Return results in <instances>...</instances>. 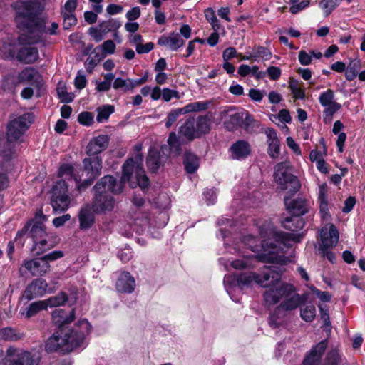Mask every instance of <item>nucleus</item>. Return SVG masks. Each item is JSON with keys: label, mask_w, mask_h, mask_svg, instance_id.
Wrapping results in <instances>:
<instances>
[{"label": "nucleus", "mask_w": 365, "mask_h": 365, "mask_svg": "<svg viewBox=\"0 0 365 365\" xmlns=\"http://www.w3.org/2000/svg\"><path fill=\"white\" fill-rule=\"evenodd\" d=\"M75 319L74 310L68 314L62 309H56L52 312V322L59 330L54 332L45 344V351L48 353H69L78 347L83 346L85 337L91 331V324L88 320H79L71 328L67 327Z\"/></svg>", "instance_id": "f257e3e1"}, {"label": "nucleus", "mask_w": 365, "mask_h": 365, "mask_svg": "<svg viewBox=\"0 0 365 365\" xmlns=\"http://www.w3.org/2000/svg\"><path fill=\"white\" fill-rule=\"evenodd\" d=\"M14 9L17 26L25 31V34L19 38L20 43H36L41 41L43 34H56L58 24L53 22L51 26L46 29L43 21L37 17L32 3L17 1L14 4Z\"/></svg>", "instance_id": "f03ea898"}, {"label": "nucleus", "mask_w": 365, "mask_h": 365, "mask_svg": "<svg viewBox=\"0 0 365 365\" xmlns=\"http://www.w3.org/2000/svg\"><path fill=\"white\" fill-rule=\"evenodd\" d=\"M260 235L266 239L262 242L264 253L259 256V259L272 264H285L288 259L284 257V247L291 246V242H297L295 235L274 228H270L269 232L261 228Z\"/></svg>", "instance_id": "7ed1b4c3"}, {"label": "nucleus", "mask_w": 365, "mask_h": 365, "mask_svg": "<svg viewBox=\"0 0 365 365\" xmlns=\"http://www.w3.org/2000/svg\"><path fill=\"white\" fill-rule=\"evenodd\" d=\"M282 270L280 267L272 265L265 266L261 272V274L255 272H247L240 274L237 279L231 276H225L224 278V284L226 285L228 283L232 284L235 280L237 284L241 289L251 286L253 282L259 284L261 287H267L270 285H274L279 279Z\"/></svg>", "instance_id": "20e7f679"}, {"label": "nucleus", "mask_w": 365, "mask_h": 365, "mask_svg": "<svg viewBox=\"0 0 365 365\" xmlns=\"http://www.w3.org/2000/svg\"><path fill=\"white\" fill-rule=\"evenodd\" d=\"M83 163V173H86V179L81 184L78 183L81 180V177L75 173L73 168L71 165L64 164L59 168V175L64 177L65 180L73 179L79 192L91 185L93 181L100 175L102 169V159L99 156L86 158Z\"/></svg>", "instance_id": "39448f33"}, {"label": "nucleus", "mask_w": 365, "mask_h": 365, "mask_svg": "<svg viewBox=\"0 0 365 365\" xmlns=\"http://www.w3.org/2000/svg\"><path fill=\"white\" fill-rule=\"evenodd\" d=\"M136 152L135 158H129L123 165V180H129L133 173L137 181V184L142 189L148 187L149 185V179L143 168V158L140 153L142 150V145L140 143L134 146Z\"/></svg>", "instance_id": "423d86ee"}, {"label": "nucleus", "mask_w": 365, "mask_h": 365, "mask_svg": "<svg viewBox=\"0 0 365 365\" xmlns=\"http://www.w3.org/2000/svg\"><path fill=\"white\" fill-rule=\"evenodd\" d=\"M34 121V115H19L8 123L4 144L5 147L9 145L11 158L14 154L15 143L22 142L24 133Z\"/></svg>", "instance_id": "0eeeda50"}, {"label": "nucleus", "mask_w": 365, "mask_h": 365, "mask_svg": "<svg viewBox=\"0 0 365 365\" xmlns=\"http://www.w3.org/2000/svg\"><path fill=\"white\" fill-rule=\"evenodd\" d=\"M41 354L36 350L27 351L10 346L3 361V365H40Z\"/></svg>", "instance_id": "6e6552de"}, {"label": "nucleus", "mask_w": 365, "mask_h": 365, "mask_svg": "<svg viewBox=\"0 0 365 365\" xmlns=\"http://www.w3.org/2000/svg\"><path fill=\"white\" fill-rule=\"evenodd\" d=\"M208 115H197L190 117L179 130L180 137L191 141L200 138L210 130V119Z\"/></svg>", "instance_id": "1a4fd4ad"}, {"label": "nucleus", "mask_w": 365, "mask_h": 365, "mask_svg": "<svg viewBox=\"0 0 365 365\" xmlns=\"http://www.w3.org/2000/svg\"><path fill=\"white\" fill-rule=\"evenodd\" d=\"M19 36L18 38H19ZM20 43L19 38L17 40H11L8 42H4L1 48V52L9 57H14L21 62L25 63H32L35 62L38 58V51L37 48L34 47H24L18 51L16 53L17 45H24Z\"/></svg>", "instance_id": "9d476101"}, {"label": "nucleus", "mask_w": 365, "mask_h": 365, "mask_svg": "<svg viewBox=\"0 0 365 365\" xmlns=\"http://www.w3.org/2000/svg\"><path fill=\"white\" fill-rule=\"evenodd\" d=\"M28 235L33 239L32 250L37 255L53 248L58 243L56 238L53 240H47L48 234L46 232V227L42 222L33 223Z\"/></svg>", "instance_id": "9b49d317"}, {"label": "nucleus", "mask_w": 365, "mask_h": 365, "mask_svg": "<svg viewBox=\"0 0 365 365\" xmlns=\"http://www.w3.org/2000/svg\"><path fill=\"white\" fill-rule=\"evenodd\" d=\"M288 162L278 163L274 168V178L282 190H287L292 194L299 190L300 183L296 176L288 172Z\"/></svg>", "instance_id": "f8f14e48"}, {"label": "nucleus", "mask_w": 365, "mask_h": 365, "mask_svg": "<svg viewBox=\"0 0 365 365\" xmlns=\"http://www.w3.org/2000/svg\"><path fill=\"white\" fill-rule=\"evenodd\" d=\"M322 245L319 250L323 257L333 263L335 260V255L329 250V247H335L339 241V232L336 227L332 225H327L322 228L320 231Z\"/></svg>", "instance_id": "ddd939ff"}, {"label": "nucleus", "mask_w": 365, "mask_h": 365, "mask_svg": "<svg viewBox=\"0 0 365 365\" xmlns=\"http://www.w3.org/2000/svg\"><path fill=\"white\" fill-rule=\"evenodd\" d=\"M121 26V22L113 18L101 21L97 26H91L88 29V34L96 42H101L106 36L110 33H113L115 38L118 37V30Z\"/></svg>", "instance_id": "4468645a"}, {"label": "nucleus", "mask_w": 365, "mask_h": 365, "mask_svg": "<svg viewBox=\"0 0 365 365\" xmlns=\"http://www.w3.org/2000/svg\"><path fill=\"white\" fill-rule=\"evenodd\" d=\"M131 178L129 180H123V176L121 180L117 181L116 179L111 175H106L103 177L93 187L95 192L109 194H119L123 190L124 183L125 182H130V186L134 187L136 186L137 182H131Z\"/></svg>", "instance_id": "2eb2a0df"}, {"label": "nucleus", "mask_w": 365, "mask_h": 365, "mask_svg": "<svg viewBox=\"0 0 365 365\" xmlns=\"http://www.w3.org/2000/svg\"><path fill=\"white\" fill-rule=\"evenodd\" d=\"M68 185L65 180L58 181L53 187L51 205L56 212L66 210L70 205V197L68 195Z\"/></svg>", "instance_id": "dca6fc26"}, {"label": "nucleus", "mask_w": 365, "mask_h": 365, "mask_svg": "<svg viewBox=\"0 0 365 365\" xmlns=\"http://www.w3.org/2000/svg\"><path fill=\"white\" fill-rule=\"evenodd\" d=\"M279 279L270 285V288L264 293V299L267 304L274 305L278 303L281 299L288 297L294 289L292 285L288 284H280L276 286ZM269 287V286L268 287Z\"/></svg>", "instance_id": "f3484780"}, {"label": "nucleus", "mask_w": 365, "mask_h": 365, "mask_svg": "<svg viewBox=\"0 0 365 365\" xmlns=\"http://www.w3.org/2000/svg\"><path fill=\"white\" fill-rule=\"evenodd\" d=\"M49 271L50 264L43 257L24 260L19 268L22 276L29 272L32 276L41 277Z\"/></svg>", "instance_id": "a211bd4d"}, {"label": "nucleus", "mask_w": 365, "mask_h": 365, "mask_svg": "<svg viewBox=\"0 0 365 365\" xmlns=\"http://www.w3.org/2000/svg\"><path fill=\"white\" fill-rule=\"evenodd\" d=\"M168 148L166 145L161 146L160 150L152 147L149 149L147 157V166L150 170L155 173L168 160Z\"/></svg>", "instance_id": "6ab92c4d"}, {"label": "nucleus", "mask_w": 365, "mask_h": 365, "mask_svg": "<svg viewBox=\"0 0 365 365\" xmlns=\"http://www.w3.org/2000/svg\"><path fill=\"white\" fill-rule=\"evenodd\" d=\"M48 284L42 278L34 279L25 289L23 298L30 301L34 298L42 297L47 292ZM53 289H49L48 292H52Z\"/></svg>", "instance_id": "aec40b11"}, {"label": "nucleus", "mask_w": 365, "mask_h": 365, "mask_svg": "<svg viewBox=\"0 0 365 365\" xmlns=\"http://www.w3.org/2000/svg\"><path fill=\"white\" fill-rule=\"evenodd\" d=\"M114 204L115 200L110 194L95 192L92 205L95 212L110 211L113 209Z\"/></svg>", "instance_id": "412c9836"}, {"label": "nucleus", "mask_w": 365, "mask_h": 365, "mask_svg": "<svg viewBox=\"0 0 365 365\" xmlns=\"http://www.w3.org/2000/svg\"><path fill=\"white\" fill-rule=\"evenodd\" d=\"M327 340H323L314 346L303 360V365H319L322 356L327 348Z\"/></svg>", "instance_id": "4be33fe9"}, {"label": "nucleus", "mask_w": 365, "mask_h": 365, "mask_svg": "<svg viewBox=\"0 0 365 365\" xmlns=\"http://www.w3.org/2000/svg\"><path fill=\"white\" fill-rule=\"evenodd\" d=\"M108 143L109 138L107 135H99L93 137L86 146V154L89 156H98V153L108 148Z\"/></svg>", "instance_id": "5701e85b"}, {"label": "nucleus", "mask_w": 365, "mask_h": 365, "mask_svg": "<svg viewBox=\"0 0 365 365\" xmlns=\"http://www.w3.org/2000/svg\"><path fill=\"white\" fill-rule=\"evenodd\" d=\"M284 203L287 206V209L292 215L299 217L308 212L309 202L302 197H298L292 200H289L287 197H285Z\"/></svg>", "instance_id": "b1692460"}, {"label": "nucleus", "mask_w": 365, "mask_h": 365, "mask_svg": "<svg viewBox=\"0 0 365 365\" xmlns=\"http://www.w3.org/2000/svg\"><path fill=\"white\" fill-rule=\"evenodd\" d=\"M158 45L166 46L172 51H176L184 46L185 39L179 33H170L169 35H163L158 38Z\"/></svg>", "instance_id": "393cba45"}, {"label": "nucleus", "mask_w": 365, "mask_h": 365, "mask_svg": "<svg viewBox=\"0 0 365 365\" xmlns=\"http://www.w3.org/2000/svg\"><path fill=\"white\" fill-rule=\"evenodd\" d=\"M267 137V153L273 159L279 156L280 152V143L276 131L271 128H267L264 130Z\"/></svg>", "instance_id": "a878e982"}, {"label": "nucleus", "mask_w": 365, "mask_h": 365, "mask_svg": "<svg viewBox=\"0 0 365 365\" xmlns=\"http://www.w3.org/2000/svg\"><path fill=\"white\" fill-rule=\"evenodd\" d=\"M319 100L321 105L325 108L326 112L329 114H334L341 108V105L334 100V94L331 89L322 93Z\"/></svg>", "instance_id": "bb28decb"}, {"label": "nucleus", "mask_w": 365, "mask_h": 365, "mask_svg": "<svg viewBox=\"0 0 365 365\" xmlns=\"http://www.w3.org/2000/svg\"><path fill=\"white\" fill-rule=\"evenodd\" d=\"M135 282L129 272H122L117 280L116 289L120 292L131 293L134 291Z\"/></svg>", "instance_id": "cd10ccee"}, {"label": "nucleus", "mask_w": 365, "mask_h": 365, "mask_svg": "<svg viewBox=\"0 0 365 365\" xmlns=\"http://www.w3.org/2000/svg\"><path fill=\"white\" fill-rule=\"evenodd\" d=\"M327 188L326 185H321L318 190V201L319 202V213L322 218L325 221H329L331 218L329 210V204L327 200Z\"/></svg>", "instance_id": "c85d7f7f"}, {"label": "nucleus", "mask_w": 365, "mask_h": 365, "mask_svg": "<svg viewBox=\"0 0 365 365\" xmlns=\"http://www.w3.org/2000/svg\"><path fill=\"white\" fill-rule=\"evenodd\" d=\"M277 307V312H284L295 309L302 302V299L298 294L293 292Z\"/></svg>", "instance_id": "c756f323"}, {"label": "nucleus", "mask_w": 365, "mask_h": 365, "mask_svg": "<svg viewBox=\"0 0 365 365\" xmlns=\"http://www.w3.org/2000/svg\"><path fill=\"white\" fill-rule=\"evenodd\" d=\"M230 150L234 159L240 160L247 158L250 155V146L245 140H238L231 146Z\"/></svg>", "instance_id": "7c9ffc66"}, {"label": "nucleus", "mask_w": 365, "mask_h": 365, "mask_svg": "<svg viewBox=\"0 0 365 365\" xmlns=\"http://www.w3.org/2000/svg\"><path fill=\"white\" fill-rule=\"evenodd\" d=\"M183 165L188 173H195L200 165L199 158L190 151H185L183 155Z\"/></svg>", "instance_id": "2f4dec72"}, {"label": "nucleus", "mask_w": 365, "mask_h": 365, "mask_svg": "<svg viewBox=\"0 0 365 365\" xmlns=\"http://www.w3.org/2000/svg\"><path fill=\"white\" fill-rule=\"evenodd\" d=\"M40 76L36 70L32 68H26L19 73V83L34 84L38 83Z\"/></svg>", "instance_id": "473e14b6"}, {"label": "nucleus", "mask_w": 365, "mask_h": 365, "mask_svg": "<svg viewBox=\"0 0 365 365\" xmlns=\"http://www.w3.org/2000/svg\"><path fill=\"white\" fill-rule=\"evenodd\" d=\"M80 226L82 229H87L94 222V215L88 205L81 208L79 212Z\"/></svg>", "instance_id": "72a5a7b5"}, {"label": "nucleus", "mask_w": 365, "mask_h": 365, "mask_svg": "<svg viewBox=\"0 0 365 365\" xmlns=\"http://www.w3.org/2000/svg\"><path fill=\"white\" fill-rule=\"evenodd\" d=\"M47 309V304L44 300H40L31 303L26 309L25 312L21 313L26 318H31L37 314L40 311Z\"/></svg>", "instance_id": "f704fd0d"}, {"label": "nucleus", "mask_w": 365, "mask_h": 365, "mask_svg": "<svg viewBox=\"0 0 365 365\" xmlns=\"http://www.w3.org/2000/svg\"><path fill=\"white\" fill-rule=\"evenodd\" d=\"M99 47L95 48V50L89 55L88 58L86 60L85 66L86 71L91 73L93 68L98 64V63L104 58V55L99 53L98 51Z\"/></svg>", "instance_id": "c9c22d12"}, {"label": "nucleus", "mask_w": 365, "mask_h": 365, "mask_svg": "<svg viewBox=\"0 0 365 365\" xmlns=\"http://www.w3.org/2000/svg\"><path fill=\"white\" fill-rule=\"evenodd\" d=\"M282 225L287 230L294 232L302 229L304 226V222L299 217L292 215L291 217H286L282 222Z\"/></svg>", "instance_id": "e433bc0d"}, {"label": "nucleus", "mask_w": 365, "mask_h": 365, "mask_svg": "<svg viewBox=\"0 0 365 365\" xmlns=\"http://www.w3.org/2000/svg\"><path fill=\"white\" fill-rule=\"evenodd\" d=\"M289 88L290 89L294 99H303L305 97V92L302 83L297 80L290 78L289 81Z\"/></svg>", "instance_id": "4c0bfd02"}, {"label": "nucleus", "mask_w": 365, "mask_h": 365, "mask_svg": "<svg viewBox=\"0 0 365 365\" xmlns=\"http://www.w3.org/2000/svg\"><path fill=\"white\" fill-rule=\"evenodd\" d=\"M210 104L209 101H196L190 103L182 108L184 114L205 110Z\"/></svg>", "instance_id": "58836bf2"}, {"label": "nucleus", "mask_w": 365, "mask_h": 365, "mask_svg": "<svg viewBox=\"0 0 365 365\" xmlns=\"http://www.w3.org/2000/svg\"><path fill=\"white\" fill-rule=\"evenodd\" d=\"M168 144L169 145L168 154L170 152L178 155L181 153V143L175 133H170L168 139Z\"/></svg>", "instance_id": "ea45409f"}, {"label": "nucleus", "mask_w": 365, "mask_h": 365, "mask_svg": "<svg viewBox=\"0 0 365 365\" xmlns=\"http://www.w3.org/2000/svg\"><path fill=\"white\" fill-rule=\"evenodd\" d=\"M56 91L62 102H71L74 98V94L71 92H68L66 84L61 81L58 83Z\"/></svg>", "instance_id": "a19ab883"}, {"label": "nucleus", "mask_w": 365, "mask_h": 365, "mask_svg": "<svg viewBox=\"0 0 365 365\" xmlns=\"http://www.w3.org/2000/svg\"><path fill=\"white\" fill-rule=\"evenodd\" d=\"M22 335L16 329L6 327L0 329V337L6 341H16L21 338Z\"/></svg>", "instance_id": "79ce46f5"}, {"label": "nucleus", "mask_w": 365, "mask_h": 365, "mask_svg": "<svg viewBox=\"0 0 365 365\" xmlns=\"http://www.w3.org/2000/svg\"><path fill=\"white\" fill-rule=\"evenodd\" d=\"M240 115H225L224 125L227 130H235L240 128Z\"/></svg>", "instance_id": "37998d69"}, {"label": "nucleus", "mask_w": 365, "mask_h": 365, "mask_svg": "<svg viewBox=\"0 0 365 365\" xmlns=\"http://www.w3.org/2000/svg\"><path fill=\"white\" fill-rule=\"evenodd\" d=\"M340 1L341 0H322L319 4L327 17L339 6Z\"/></svg>", "instance_id": "c03bdc74"}, {"label": "nucleus", "mask_w": 365, "mask_h": 365, "mask_svg": "<svg viewBox=\"0 0 365 365\" xmlns=\"http://www.w3.org/2000/svg\"><path fill=\"white\" fill-rule=\"evenodd\" d=\"M68 300V297L64 292H61L56 296L44 300L48 307H58L63 305Z\"/></svg>", "instance_id": "a18cd8bd"}, {"label": "nucleus", "mask_w": 365, "mask_h": 365, "mask_svg": "<svg viewBox=\"0 0 365 365\" xmlns=\"http://www.w3.org/2000/svg\"><path fill=\"white\" fill-rule=\"evenodd\" d=\"M240 128L247 132H252L255 128L258 127V122L252 118V115H246L245 119L240 117Z\"/></svg>", "instance_id": "49530a36"}, {"label": "nucleus", "mask_w": 365, "mask_h": 365, "mask_svg": "<svg viewBox=\"0 0 365 365\" xmlns=\"http://www.w3.org/2000/svg\"><path fill=\"white\" fill-rule=\"evenodd\" d=\"M341 362V356L338 350L331 349L326 355L324 365H339Z\"/></svg>", "instance_id": "de8ad7c7"}, {"label": "nucleus", "mask_w": 365, "mask_h": 365, "mask_svg": "<svg viewBox=\"0 0 365 365\" xmlns=\"http://www.w3.org/2000/svg\"><path fill=\"white\" fill-rule=\"evenodd\" d=\"M301 317L306 322H312L315 317V307L312 304H307L301 308Z\"/></svg>", "instance_id": "09e8293b"}, {"label": "nucleus", "mask_w": 365, "mask_h": 365, "mask_svg": "<svg viewBox=\"0 0 365 365\" xmlns=\"http://www.w3.org/2000/svg\"><path fill=\"white\" fill-rule=\"evenodd\" d=\"M359 67L358 61H353L349 63L345 72V76L348 81H353L356 77Z\"/></svg>", "instance_id": "8fccbe9b"}, {"label": "nucleus", "mask_w": 365, "mask_h": 365, "mask_svg": "<svg viewBox=\"0 0 365 365\" xmlns=\"http://www.w3.org/2000/svg\"><path fill=\"white\" fill-rule=\"evenodd\" d=\"M285 315L284 312H277V308L269 318V324L272 328H277L282 323V319Z\"/></svg>", "instance_id": "3c124183"}, {"label": "nucleus", "mask_w": 365, "mask_h": 365, "mask_svg": "<svg viewBox=\"0 0 365 365\" xmlns=\"http://www.w3.org/2000/svg\"><path fill=\"white\" fill-rule=\"evenodd\" d=\"M132 86V79H123L121 78H117L115 79L113 82V88L114 89H120L123 88L124 91H127L133 88L131 87Z\"/></svg>", "instance_id": "603ef678"}, {"label": "nucleus", "mask_w": 365, "mask_h": 365, "mask_svg": "<svg viewBox=\"0 0 365 365\" xmlns=\"http://www.w3.org/2000/svg\"><path fill=\"white\" fill-rule=\"evenodd\" d=\"M205 15L206 19L210 22L214 31H218L220 26L214 11L212 9L208 8L205 11Z\"/></svg>", "instance_id": "864d4df0"}, {"label": "nucleus", "mask_w": 365, "mask_h": 365, "mask_svg": "<svg viewBox=\"0 0 365 365\" xmlns=\"http://www.w3.org/2000/svg\"><path fill=\"white\" fill-rule=\"evenodd\" d=\"M171 200L169 195L167 193H160L155 200L157 207L160 209H167L170 207Z\"/></svg>", "instance_id": "5fc2aeb1"}, {"label": "nucleus", "mask_w": 365, "mask_h": 365, "mask_svg": "<svg viewBox=\"0 0 365 365\" xmlns=\"http://www.w3.org/2000/svg\"><path fill=\"white\" fill-rule=\"evenodd\" d=\"M115 44L112 40H106L101 45V47H99V50H102V53L104 55V58L107 54H113L115 53Z\"/></svg>", "instance_id": "6e6d98bb"}, {"label": "nucleus", "mask_w": 365, "mask_h": 365, "mask_svg": "<svg viewBox=\"0 0 365 365\" xmlns=\"http://www.w3.org/2000/svg\"><path fill=\"white\" fill-rule=\"evenodd\" d=\"M9 145L5 147L4 137L0 133V155L5 159L9 160L11 158V150Z\"/></svg>", "instance_id": "4d7b16f0"}, {"label": "nucleus", "mask_w": 365, "mask_h": 365, "mask_svg": "<svg viewBox=\"0 0 365 365\" xmlns=\"http://www.w3.org/2000/svg\"><path fill=\"white\" fill-rule=\"evenodd\" d=\"M310 4L309 0H304L300 3L292 5L289 8V11L293 14H297L302 10L305 9L309 6Z\"/></svg>", "instance_id": "13d9d810"}, {"label": "nucleus", "mask_w": 365, "mask_h": 365, "mask_svg": "<svg viewBox=\"0 0 365 365\" xmlns=\"http://www.w3.org/2000/svg\"><path fill=\"white\" fill-rule=\"evenodd\" d=\"M78 0H67L61 10L62 14H73L77 6Z\"/></svg>", "instance_id": "bf43d9fd"}, {"label": "nucleus", "mask_w": 365, "mask_h": 365, "mask_svg": "<svg viewBox=\"0 0 365 365\" xmlns=\"http://www.w3.org/2000/svg\"><path fill=\"white\" fill-rule=\"evenodd\" d=\"M140 8L139 6H135L127 11L125 17L128 21H133L140 17Z\"/></svg>", "instance_id": "052dcab7"}, {"label": "nucleus", "mask_w": 365, "mask_h": 365, "mask_svg": "<svg viewBox=\"0 0 365 365\" xmlns=\"http://www.w3.org/2000/svg\"><path fill=\"white\" fill-rule=\"evenodd\" d=\"M162 98L165 101L168 102L173 98H179L178 92L175 90L164 88L162 91Z\"/></svg>", "instance_id": "680f3d73"}, {"label": "nucleus", "mask_w": 365, "mask_h": 365, "mask_svg": "<svg viewBox=\"0 0 365 365\" xmlns=\"http://www.w3.org/2000/svg\"><path fill=\"white\" fill-rule=\"evenodd\" d=\"M123 11V6L120 4H110L106 7V12L110 16L121 14Z\"/></svg>", "instance_id": "e2e57ef3"}, {"label": "nucleus", "mask_w": 365, "mask_h": 365, "mask_svg": "<svg viewBox=\"0 0 365 365\" xmlns=\"http://www.w3.org/2000/svg\"><path fill=\"white\" fill-rule=\"evenodd\" d=\"M64 255V253L63 252L61 251V250H55V251H53L44 256H43V259H44V260H46L47 262L49 263V262H52V261H54V260H56L58 259H60L61 257H63Z\"/></svg>", "instance_id": "0e129e2a"}, {"label": "nucleus", "mask_w": 365, "mask_h": 365, "mask_svg": "<svg viewBox=\"0 0 365 365\" xmlns=\"http://www.w3.org/2000/svg\"><path fill=\"white\" fill-rule=\"evenodd\" d=\"M204 197L207 205H212L215 202L217 195L213 189H208L203 192Z\"/></svg>", "instance_id": "69168bd1"}, {"label": "nucleus", "mask_w": 365, "mask_h": 365, "mask_svg": "<svg viewBox=\"0 0 365 365\" xmlns=\"http://www.w3.org/2000/svg\"><path fill=\"white\" fill-rule=\"evenodd\" d=\"M267 73L269 78L273 81L277 80L281 76V70L276 66H269L267 70Z\"/></svg>", "instance_id": "338daca9"}, {"label": "nucleus", "mask_w": 365, "mask_h": 365, "mask_svg": "<svg viewBox=\"0 0 365 365\" xmlns=\"http://www.w3.org/2000/svg\"><path fill=\"white\" fill-rule=\"evenodd\" d=\"M154 48V44L152 42L147 43L145 44H143L141 43L140 45H137L136 51L139 54L142 53H148Z\"/></svg>", "instance_id": "774afa93"}]
</instances>
